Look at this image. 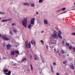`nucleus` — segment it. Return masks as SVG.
<instances>
[{
    "instance_id": "nucleus-1",
    "label": "nucleus",
    "mask_w": 75,
    "mask_h": 75,
    "mask_svg": "<svg viewBox=\"0 0 75 75\" xmlns=\"http://www.w3.org/2000/svg\"><path fill=\"white\" fill-rule=\"evenodd\" d=\"M25 45L26 49H28V48H31V43L29 42L28 43V41L26 40L25 42Z\"/></svg>"
},
{
    "instance_id": "nucleus-2",
    "label": "nucleus",
    "mask_w": 75,
    "mask_h": 75,
    "mask_svg": "<svg viewBox=\"0 0 75 75\" xmlns=\"http://www.w3.org/2000/svg\"><path fill=\"white\" fill-rule=\"evenodd\" d=\"M27 20L26 19H24L22 22L23 25L25 27H27Z\"/></svg>"
},
{
    "instance_id": "nucleus-3",
    "label": "nucleus",
    "mask_w": 75,
    "mask_h": 75,
    "mask_svg": "<svg viewBox=\"0 0 75 75\" xmlns=\"http://www.w3.org/2000/svg\"><path fill=\"white\" fill-rule=\"evenodd\" d=\"M52 37H54V38H58V36H57V34L54 33L52 35H51Z\"/></svg>"
},
{
    "instance_id": "nucleus-4",
    "label": "nucleus",
    "mask_w": 75,
    "mask_h": 75,
    "mask_svg": "<svg viewBox=\"0 0 75 75\" xmlns=\"http://www.w3.org/2000/svg\"><path fill=\"white\" fill-rule=\"evenodd\" d=\"M61 31H59L58 33V36L59 38H60L62 39V36L61 35Z\"/></svg>"
},
{
    "instance_id": "nucleus-5",
    "label": "nucleus",
    "mask_w": 75,
    "mask_h": 75,
    "mask_svg": "<svg viewBox=\"0 0 75 75\" xmlns=\"http://www.w3.org/2000/svg\"><path fill=\"white\" fill-rule=\"evenodd\" d=\"M2 37L3 39L4 40H7V41H8V40H9V38H6V36H3Z\"/></svg>"
},
{
    "instance_id": "nucleus-6",
    "label": "nucleus",
    "mask_w": 75,
    "mask_h": 75,
    "mask_svg": "<svg viewBox=\"0 0 75 75\" xmlns=\"http://www.w3.org/2000/svg\"><path fill=\"white\" fill-rule=\"evenodd\" d=\"M35 21V18H33L30 21V24H34Z\"/></svg>"
},
{
    "instance_id": "nucleus-7",
    "label": "nucleus",
    "mask_w": 75,
    "mask_h": 75,
    "mask_svg": "<svg viewBox=\"0 0 75 75\" xmlns=\"http://www.w3.org/2000/svg\"><path fill=\"white\" fill-rule=\"evenodd\" d=\"M7 50H10V48H11V45H6Z\"/></svg>"
},
{
    "instance_id": "nucleus-8",
    "label": "nucleus",
    "mask_w": 75,
    "mask_h": 75,
    "mask_svg": "<svg viewBox=\"0 0 75 75\" xmlns=\"http://www.w3.org/2000/svg\"><path fill=\"white\" fill-rule=\"evenodd\" d=\"M10 20V19H3L1 21L2 22H6V21H9Z\"/></svg>"
},
{
    "instance_id": "nucleus-9",
    "label": "nucleus",
    "mask_w": 75,
    "mask_h": 75,
    "mask_svg": "<svg viewBox=\"0 0 75 75\" xmlns=\"http://www.w3.org/2000/svg\"><path fill=\"white\" fill-rule=\"evenodd\" d=\"M44 23L45 24H48V21L46 19L44 20Z\"/></svg>"
},
{
    "instance_id": "nucleus-10",
    "label": "nucleus",
    "mask_w": 75,
    "mask_h": 75,
    "mask_svg": "<svg viewBox=\"0 0 75 75\" xmlns=\"http://www.w3.org/2000/svg\"><path fill=\"white\" fill-rule=\"evenodd\" d=\"M31 43L32 44V45H33V44L34 45H35V44L36 43L35 42H34V41H33V40L31 41Z\"/></svg>"
},
{
    "instance_id": "nucleus-11",
    "label": "nucleus",
    "mask_w": 75,
    "mask_h": 75,
    "mask_svg": "<svg viewBox=\"0 0 75 75\" xmlns=\"http://www.w3.org/2000/svg\"><path fill=\"white\" fill-rule=\"evenodd\" d=\"M23 4L24 6H29V4L27 3H24Z\"/></svg>"
},
{
    "instance_id": "nucleus-12",
    "label": "nucleus",
    "mask_w": 75,
    "mask_h": 75,
    "mask_svg": "<svg viewBox=\"0 0 75 75\" xmlns=\"http://www.w3.org/2000/svg\"><path fill=\"white\" fill-rule=\"evenodd\" d=\"M26 60H27V58H25L22 59L21 62H23V61H26Z\"/></svg>"
},
{
    "instance_id": "nucleus-13",
    "label": "nucleus",
    "mask_w": 75,
    "mask_h": 75,
    "mask_svg": "<svg viewBox=\"0 0 75 75\" xmlns=\"http://www.w3.org/2000/svg\"><path fill=\"white\" fill-rule=\"evenodd\" d=\"M30 66L31 70L32 71L33 70V66H32V65L31 64H30Z\"/></svg>"
},
{
    "instance_id": "nucleus-14",
    "label": "nucleus",
    "mask_w": 75,
    "mask_h": 75,
    "mask_svg": "<svg viewBox=\"0 0 75 75\" xmlns=\"http://www.w3.org/2000/svg\"><path fill=\"white\" fill-rule=\"evenodd\" d=\"M70 67H71V69H74V65L73 64H72L71 66Z\"/></svg>"
},
{
    "instance_id": "nucleus-15",
    "label": "nucleus",
    "mask_w": 75,
    "mask_h": 75,
    "mask_svg": "<svg viewBox=\"0 0 75 75\" xmlns=\"http://www.w3.org/2000/svg\"><path fill=\"white\" fill-rule=\"evenodd\" d=\"M28 28H29V29H30V27L31 26V24H30L28 25Z\"/></svg>"
},
{
    "instance_id": "nucleus-16",
    "label": "nucleus",
    "mask_w": 75,
    "mask_h": 75,
    "mask_svg": "<svg viewBox=\"0 0 75 75\" xmlns=\"http://www.w3.org/2000/svg\"><path fill=\"white\" fill-rule=\"evenodd\" d=\"M15 52H11V55H14Z\"/></svg>"
},
{
    "instance_id": "nucleus-17",
    "label": "nucleus",
    "mask_w": 75,
    "mask_h": 75,
    "mask_svg": "<svg viewBox=\"0 0 75 75\" xmlns=\"http://www.w3.org/2000/svg\"><path fill=\"white\" fill-rule=\"evenodd\" d=\"M51 71L52 72H54V71L53 70V67L52 66H51Z\"/></svg>"
},
{
    "instance_id": "nucleus-18",
    "label": "nucleus",
    "mask_w": 75,
    "mask_h": 75,
    "mask_svg": "<svg viewBox=\"0 0 75 75\" xmlns=\"http://www.w3.org/2000/svg\"><path fill=\"white\" fill-rule=\"evenodd\" d=\"M15 53H16V54H19V51L17 50H16L15 51Z\"/></svg>"
},
{
    "instance_id": "nucleus-19",
    "label": "nucleus",
    "mask_w": 75,
    "mask_h": 75,
    "mask_svg": "<svg viewBox=\"0 0 75 75\" xmlns=\"http://www.w3.org/2000/svg\"><path fill=\"white\" fill-rule=\"evenodd\" d=\"M8 69H5L4 72H8Z\"/></svg>"
},
{
    "instance_id": "nucleus-20",
    "label": "nucleus",
    "mask_w": 75,
    "mask_h": 75,
    "mask_svg": "<svg viewBox=\"0 0 75 75\" xmlns=\"http://www.w3.org/2000/svg\"><path fill=\"white\" fill-rule=\"evenodd\" d=\"M30 58L31 59H33V57L32 56V55H31L30 54Z\"/></svg>"
},
{
    "instance_id": "nucleus-21",
    "label": "nucleus",
    "mask_w": 75,
    "mask_h": 75,
    "mask_svg": "<svg viewBox=\"0 0 75 75\" xmlns=\"http://www.w3.org/2000/svg\"><path fill=\"white\" fill-rule=\"evenodd\" d=\"M8 75H10L11 74V71H8Z\"/></svg>"
},
{
    "instance_id": "nucleus-22",
    "label": "nucleus",
    "mask_w": 75,
    "mask_h": 75,
    "mask_svg": "<svg viewBox=\"0 0 75 75\" xmlns=\"http://www.w3.org/2000/svg\"><path fill=\"white\" fill-rule=\"evenodd\" d=\"M31 6L32 7H34V6H35V5H34L33 4H31Z\"/></svg>"
},
{
    "instance_id": "nucleus-23",
    "label": "nucleus",
    "mask_w": 75,
    "mask_h": 75,
    "mask_svg": "<svg viewBox=\"0 0 75 75\" xmlns=\"http://www.w3.org/2000/svg\"><path fill=\"white\" fill-rule=\"evenodd\" d=\"M61 51H62V54H64V53H65V52L63 51V50H62Z\"/></svg>"
},
{
    "instance_id": "nucleus-24",
    "label": "nucleus",
    "mask_w": 75,
    "mask_h": 75,
    "mask_svg": "<svg viewBox=\"0 0 75 75\" xmlns=\"http://www.w3.org/2000/svg\"><path fill=\"white\" fill-rule=\"evenodd\" d=\"M51 44H57V42H52L51 43Z\"/></svg>"
},
{
    "instance_id": "nucleus-25",
    "label": "nucleus",
    "mask_w": 75,
    "mask_h": 75,
    "mask_svg": "<svg viewBox=\"0 0 75 75\" xmlns=\"http://www.w3.org/2000/svg\"><path fill=\"white\" fill-rule=\"evenodd\" d=\"M66 9V8H63L62 9V11H64Z\"/></svg>"
},
{
    "instance_id": "nucleus-26",
    "label": "nucleus",
    "mask_w": 75,
    "mask_h": 75,
    "mask_svg": "<svg viewBox=\"0 0 75 75\" xmlns=\"http://www.w3.org/2000/svg\"><path fill=\"white\" fill-rule=\"evenodd\" d=\"M39 3H42V0H39Z\"/></svg>"
},
{
    "instance_id": "nucleus-27",
    "label": "nucleus",
    "mask_w": 75,
    "mask_h": 75,
    "mask_svg": "<svg viewBox=\"0 0 75 75\" xmlns=\"http://www.w3.org/2000/svg\"><path fill=\"white\" fill-rule=\"evenodd\" d=\"M9 33L11 35H13V33H12L11 31H10Z\"/></svg>"
},
{
    "instance_id": "nucleus-28",
    "label": "nucleus",
    "mask_w": 75,
    "mask_h": 75,
    "mask_svg": "<svg viewBox=\"0 0 75 75\" xmlns=\"http://www.w3.org/2000/svg\"><path fill=\"white\" fill-rule=\"evenodd\" d=\"M13 31L14 32H15V33H17V30H16V29H14L13 30Z\"/></svg>"
},
{
    "instance_id": "nucleus-29",
    "label": "nucleus",
    "mask_w": 75,
    "mask_h": 75,
    "mask_svg": "<svg viewBox=\"0 0 75 75\" xmlns=\"http://www.w3.org/2000/svg\"><path fill=\"white\" fill-rule=\"evenodd\" d=\"M72 47L71 46L69 47V49L70 50H71V49H72Z\"/></svg>"
},
{
    "instance_id": "nucleus-30",
    "label": "nucleus",
    "mask_w": 75,
    "mask_h": 75,
    "mask_svg": "<svg viewBox=\"0 0 75 75\" xmlns=\"http://www.w3.org/2000/svg\"><path fill=\"white\" fill-rule=\"evenodd\" d=\"M73 51L75 52V47L73 48Z\"/></svg>"
},
{
    "instance_id": "nucleus-31",
    "label": "nucleus",
    "mask_w": 75,
    "mask_h": 75,
    "mask_svg": "<svg viewBox=\"0 0 75 75\" xmlns=\"http://www.w3.org/2000/svg\"><path fill=\"white\" fill-rule=\"evenodd\" d=\"M66 45H67L68 47H69V44L68 43H66Z\"/></svg>"
},
{
    "instance_id": "nucleus-32",
    "label": "nucleus",
    "mask_w": 75,
    "mask_h": 75,
    "mask_svg": "<svg viewBox=\"0 0 75 75\" xmlns=\"http://www.w3.org/2000/svg\"><path fill=\"white\" fill-rule=\"evenodd\" d=\"M0 14H4V13L1 12H0Z\"/></svg>"
},
{
    "instance_id": "nucleus-33",
    "label": "nucleus",
    "mask_w": 75,
    "mask_h": 75,
    "mask_svg": "<svg viewBox=\"0 0 75 75\" xmlns=\"http://www.w3.org/2000/svg\"><path fill=\"white\" fill-rule=\"evenodd\" d=\"M3 45L4 47H5V46H6V45H5V42H4L3 43Z\"/></svg>"
},
{
    "instance_id": "nucleus-34",
    "label": "nucleus",
    "mask_w": 75,
    "mask_h": 75,
    "mask_svg": "<svg viewBox=\"0 0 75 75\" xmlns=\"http://www.w3.org/2000/svg\"><path fill=\"white\" fill-rule=\"evenodd\" d=\"M40 42L41 43H43V40H40Z\"/></svg>"
},
{
    "instance_id": "nucleus-35",
    "label": "nucleus",
    "mask_w": 75,
    "mask_h": 75,
    "mask_svg": "<svg viewBox=\"0 0 75 75\" xmlns=\"http://www.w3.org/2000/svg\"><path fill=\"white\" fill-rule=\"evenodd\" d=\"M53 64L54 65H56V63L54 62V63H53Z\"/></svg>"
},
{
    "instance_id": "nucleus-36",
    "label": "nucleus",
    "mask_w": 75,
    "mask_h": 75,
    "mask_svg": "<svg viewBox=\"0 0 75 75\" xmlns=\"http://www.w3.org/2000/svg\"><path fill=\"white\" fill-rule=\"evenodd\" d=\"M12 25H15V23H13L12 24Z\"/></svg>"
},
{
    "instance_id": "nucleus-37",
    "label": "nucleus",
    "mask_w": 75,
    "mask_h": 75,
    "mask_svg": "<svg viewBox=\"0 0 75 75\" xmlns=\"http://www.w3.org/2000/svg\"><path fill=\"white\" fill-rule=\"evenodd\" d=\"M5 74L6 75H8V73H5Z\"/></svg>"
},
{
    "instance_id": "nucleus-38",
    "label": "nucleus",
    "mask_w": 75,
    "mask_h": 75,
    "mask_svg": "<svg viewBox=\"0 0 75 75\" xmlns=\"http://www.w3.org/2000/svg\"><path fill=\"white\" fill-rule=\"evenodd\" d=\"M57 75H59V73H57Z\"/></svg>"
},
{
    "instance_id": "nucleus-39",
    "label": "nucleus",
    "mask_w": 75,
    "mask_h": 75,
    "mask_svg": "<svg viewBox=\"0 0 75 75\" xmlns=\"http://www.w3.org/2000/svg\"><path fill=\"white\" fill-rule=\"evenodd\" d=\"M46 48H48V45H46Z\"/></svg>"
},
{
    "instance_id": "nucleus-40",
    "label": "nucleus",
    "mask_w": 75,
    "mask_h": 75,
    "mask_svg": "<svg viewBox=\"0 0 75 75\" xmlns=\"http://www.w3.org/2000/svg\"><path fill=\"white\" fill-rule=\"evenodd\" d=\"M54 51L56 52V49H54Z\"/></svg>"
},
{
    "instance_id": "nucleus-41",
    "label": "nucleus",
    "mask_w": 75,
    "mask_h": 75,
    "mask_svg": "<svg viewBox=\"0 0 75 75\" xmlns=\"http://www.w3.org/2000/svg\"><path fill=\"white\" fill-rule=\"evenodd\" d=\"M34 59H35V60H37V58H36V57H35Z\"/></svg>"
},
{
    "instance_id": "nucleus-42",
    "label": "nucleus",
    "mask_w": 75,
    "mask_h": 75,
    "mask_svg": "<svg viewBox=\"0 0 75 75\" xmlns=\"http://www.w3.org/2000/svg\"><path fill=\"white\" fill-rule=\"evenodd\" d=\"M62 43L63 44H64V41H62Z\"/></svg>"
},
{
    "instance_id": "nucleus-43",
    "label": "nucleus",
    "mask_w": 75,
    "mask_h": 75,
    "mask_svg": "<svg viewBox=\"0 0 75 75\" xmlns=\"http://www.w3.org/2000/svg\"><path fill=\"white\" fill-rule=\"evenodd\" d=\"M63 62V64H65V62H65L64 61Z\"/></svg>"
},
{
    "instance_id": "nucleus-44",
    "label": "nucleus",
    "mask_w": 75,
    "mask_h": 75,
    "mask_svg": "<svg viewBox=\"0 0 75 75\" xmlns=\"http://www.w3.org/2000/svg\"><path fill=\"white\" fill-rule=\"evenodd\" d=\"M1 36H2V35H1V34L0 33V37H1Z\"/></svg>"
},
{
    "instance_id": "nucleus-45",
    "label": "nucleus",
    "mask_w": 75,
    "mask_h": 75,
    "mask_svg": "<svg viewBox=\"0 0 75 75\" xmlns=\"http://www.w3.org/2000/svg\"><path fill=\"white\" fill-rule=\"evenodd\" d=\"M36 13L37 14H38V12H36Z\"/></svg>"
},
{
    "instance_id": "nucleus-46",
    "label": "nucleus",
    "mask_w": 75,
    "mask_h": 75,
    "mask_svg": "<svg viewBox=\"0 0 75 75\" xmlns=\"http://www.w3.org/2000/svg\"><path fill=\"white\" fill-rule=\"evenodd\" d=\"M41 33H44V31H43V30H42V31L41 32Z\"/></svg>"
},
{
    "instance_id": "nucleus-47",
    "label": "nucleus",
    "mask_w": 75,
    "mask_h": 75,
    "mask_svg": "<svg viewBox=\"0 0 75 75\" xmlns=\"http://www.w3.org/2000/svg\"><path fill=\"white\" fill-rule=\"evenodd\" d=\"M54 42H56V41H57L56 40H54Z\"/></svg>"
},
{
    "instance_id": "nucleus-48",
    "label": "nucleus",
    "mask_w": 75,
    "mask_h": 75,
    "mask_svg": "<svg viewBox=\"0 0 75 75\" xmlns=\"http://www.w3.org/2000/svg\"><path fill=\"white\" fill-rule=\"evenodd\" d=\"M67 56H69V54H67Z\"/></svg>"
},
{
    "instance_id": "nucleus-49",
    "label": "nucleus",
    "mask_w": 75,
    "mask_h": 75,
    "mask_svg": "<svg viewBox=\"0 0 75 75\" xmlns=\"http://www.w3.org/2000/svg\"><path fill=\"white\" fill-rule=\"evenodd\" d=\"M1 18H0V20H1Z\"/></svg>"
},
{
    "instance_id": "nucleus-50",
    "label": "nucleus",
    "mask_w": 75,
    "mask_h": 75,
    "mask_svg": "<svg viewBox=\"0 0 75 75\" xmlns=\"http://www.w3.org/2000/svg\"><path fill=\"white\" fill-rule=\"evenodd\" d=\"M61 11L60 10H59V11Z\"/></svg>"
},
{
    "instance_id": "nucleus-51",
    "label": "nucleus",
    "mask_w": 75,
    "mask_h": 75,
    "mask_svg": "<svg viewBox=\"0 0 75 75\" xmlns=\"http://www.w3.org/2000/svg\"><path fill=\"white\" fill-rule=\"evenodd\" d=\"M74 5L75 6V3H74Z\"/></svg>"
},
{
    "instance_id": "nucleus-52",
    "label": "nucleus",
    "mask_w": 75,
    "mask_h": 75,
    "mask_svg": "<svg viewBox=\"0 0 75 75\" xmlns=\"http://www.w3.org/2000/svg\"><path fill=\"white\" fill-rule=\"evenodd\" d=\"M58 54H59V53Z\"/></svg>"
},
{
    "instance_id": "nucleus-53",
    "label": "nucleus",
    "mask_w": 75,
    "mask_h": 75,
    "mask_svg": "<svg viewBox=\"0 0 75 75\" xmlns=\"http://www.w3.org/2000/svg\"><path fill=\"white\" fill-rule=\"evenodd\" d=\"M65 13V11H64V13Z\"/></svg>"
},
{
    "instance_id": "nucleus-54",
    "label": "nucleus",
    "mask_w": 75,
    "mask_h": 75,
    "mask_svg": "<svg viewBox=\"0 0 75 75\" xmlns=\"http://www.w3.org/2000/svg\"><path fill=\"white\" fill-rule=\"evenodd\" d=\"M1 59V58H0V59Z\"/></svg>"
},
{
    "instance_id": "nucleus-55",
    "label": "nucleus",
    "mask_w": 75,
    "mask_h": 75,
    "mask_svg": "<svg viewBox=\"0 0 75 75\" xmlns=\"http://www.w3.org/2000/svg\"><path fill=\"white\" fill-rule=\"evenodd\" d=\"M57 52L58 53V52Z\"/></svg>"
},
{
    "instance_id": "nucleus-56",
    "label": "nucleus",
    "mask_w": 75,
    "mask_h": 75,
    "mask_svg": "<svg viewBox=\"0 0 75 75\" xmlns=\"http://www.w3.org/2000/svg\"><path fill=\"white\" fill-rule=\"evenodd\" d=\"M35 56H36V55H35Z\"/></svg>"
}]
</instances>
